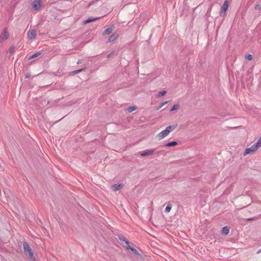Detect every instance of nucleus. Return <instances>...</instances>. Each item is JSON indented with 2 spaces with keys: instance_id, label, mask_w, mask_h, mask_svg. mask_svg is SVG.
I'll list each match as a JSON object with an SVG mask.
<instances>
[{
  "instance_id": "nucleus-7",
  "label": "nucleus",
  "mask_w": 261,
  "mask_h": 261,
  "mask_svg": "<svg viewBox=\"0 0 261 261\" xmlns=\"http://www.w3.org/2000/svg\"><path fill=\"white\" fill-rule=\"evenodd\" d=\"M37 35L36 31L34 29L29 30L28 32V37L29 39H34Z\"/></svg>"
},
{
  "instance_id": "nucleus-16",
  "label": "nucleus",
  "mask_w": 261,
  "mask_h": 261,
  "mask_svg": "<svg viewBox=\"0 0 261 261\" xmlns=\"http://www.w3.org/2000/svg\"><path fill=\"white\" fill-rule=\"evenodd\" d=\"M253 145L256 147L257 149L261 147V137L259 138L257 141L253 144Z\"/></svg>"
},
{
  "instance_id": "nucleus-26",
  "label": "nucleus",
  "mask_w": 261,
  "mask_h": 261,
  "mask_svg": "<svg viewBox=\"0 0 261 261\" xmlns=\"http://www.w3.org/2000/svg\"><path fill=\"white\" fill-rule=\"evenodd\" d=\"M260 7H261V6L259 4H257L255 6V9L256 10H259L260 9Z\"/></svg>"
},
{
  "instance_id": "nucleus-29",
  "label": "nucleus",
  "mask_w": 261,
  "mask_h": 261,
  "mask_svg": "<svg viewBox=\"0 0 261 261\" xmlns=\"http://www.w3.org/2000/svg\"><path fill=\"white\" fill-rule=\"evenodd\" d=\"M82 60H79L77 62V64H81L82 63Z\"/></svg>"
},
{
  "instance_id": "nucleus-30",
  "label": "nucleus",
  "mask_w": 261,
  "mask_h": 261,
  "mask_svg": "<svg viewBox=\"0 0 261 261\" xmlns=\"http://www.w3.org/2000/svg\"><path fill=\"white\" fill-rule=\"evenodd\" d=\"M254 220V218H249V219H247V220L248 221Z\"/></svg>"
},
{
  "instance_id": "nucleus-13",
  "label": "nucleus",
  "mask_w": 261,
  "mask_h": 261,
  "mask_svg": "<svg viewBox=\"0 0 261 261\" xmlns=\"http://www.w3.org/2000/svg\"><path fill=\"white\" fill-rule=\"evenodd\" d=\"M100 17H95V18H89V19H87L86 20H85L84 22V24H87L89 22H92L93 21H95V20H98L99 19H100Z\"/></svg>"
},
{
  "instance_id": "nucleus-2",
  "label": "nucleus",
  "mask_w": 261,
  "mask_h": 261,
  "mask_svg": "<svg viewBox=\"0 0 261 261\" xmlns=\"http://www.w3.org/2000/svg\"><path fill=\"white\" fill-rule=\"evenodd\" d=\"M23 247L25 254L29 256L30 259L34 260L35 257L34 256L33 252L29 244L27 242H23Z\"/></svg>"
},
{
  "instance_id": "nucleus-14",
  "label": "nucleus",
  "mask_w": 261,
  "mask_h": 261,
  "mask_svg": "<svg viewBox=\"0 0 261 261\" xmlns=\"http://www.w3.org/2000/svg\"><path fill=\"white\" fill-rule=\"evenodd\" d=\"M229 232V228L227 226L223 227L222 229V233L223 234L227 235Z\"/></svg>"
},
{
  "instance_id": "nucleus-17",
  "label": "nucleus",
  "mask_w": 261,
  "mask_h": 261,
  "mask_svg": "<svg viewBox=\"0 0 261 261\" xmlns=\"http://www.w3.org/2000/svg\"><path fill=\"white\" fill-rule=\"evenodd\" d=\"M125 247L127 249H130L134 253H135L136 254H139L138 251L135 249V248H134L133 247H131L129 245H127V246H125Z\"/></svg>"
},
{
  "instance_id": "nucleus-31",
  "label": "nucleus",
  "mask_w": 261,
  "mask_h": 261,
  "mask_svg": "<svg viewBox=\"0 0 261 261\" xmlns=\"http://www.w3.org/2000/svg\"><path fill=\"white\" fill-rule=\"evenodd\" d=\"M260 252H261V250H258V251L257 252V253H260Z\"/></svg>"
},
{
  "instance_id": "nucleus-32",
  "label": "nucleus",
  "mask_w": 261,
  "mask_h": 261,
  "mask_svg": "<svg viewBox=\"0 0 261 261\" xmlns=\"http://www.w3.org/2000/svg\"><path fill=\"white\" fill-rule=\"evenodd\" d=\"M26 77H27H27H29V75H26Z\"/></svg>"
},
{
  "instance_id": "nucleus-4",
  "label": "nucleus",
  "mask_w": 261,
  "mask_h": 261,
  "mask_svg": "<svg viewBox=\"0 0 261 261\" xmlns=\"http://www.w3.org/2000/svg\"><path fill=\"white\" fill-rule=\"evenodd\" d=\"M228 8V0H225L221 7L220 15L221 16H224L225 15L226 11Z\"/></svg>"
},
{
  "instance_id": "nucleus-19",
  "label": "nucleus",
  "mask_w": 261,
  "mask_h": 261,
  "mask_svg": "<svg viewBox=\"0 0 261 261\" xmlns=\"http://www.w3.org/2000/svg\"><path fill=\"white\" fill-rule=\"evenodd\" d=\"M167 93V91L166 90H163L160 92H159L157 95L158 97H161L163 96L164 95H165Z\"/></svg>"
},
{
  "instance_id": "nucleus-12",
  "label": "nucleus",
  "mask_w": 261,
  "mask_h": 261,
  "mask_svg": "<svg viewBox=\"0 0 261 261\" xmlns=\"http://www.w3.org/2000/svg\"><path fill=\"white\" fill-rule=\"evenodd\" d=\"M122 187V185L119 184H114L112 186V189L114 191H117Z\"/></svg>"
},
{
  "instance_id": "nucleus-6",
  "label": "nucleus",
  "mask_w": 261,
  "mask_h": 261,
  "mask_svg": "<svg viewBox=\"0 0 261 261\" xmlns=\"http://www.w3.org/2000/svg\"><path fill=\"white\" fill-rule=\"evenodd\" d=\"M33 8L35 10H39L41 8V0H35L32 4Z\"/></svg>"
},
{
  "instance_id": "nucleus-15",
  "label": "nucleus",
  "mask_w": 261,
  "mask_h": 261,
  "mask_svg": "<svg viewBox=\"0 0 261 261\" xmlns=\"http://www.w3.org/2000/svg\"><path fill=\"white\" fill-rule=\"evenodd\" d=\"M177 144V142L176 141H172L168 142L165 144V147H171L174 146Z\"/></svg>"
},
{
  "instance_id": "nucleus-24",
  "label": "nucleus",
  "mask_w": 261,
  "mask_h": 261,
  "mask_svg": "<svg viewBox=\"0 0 261 261\" xmlns=\"http://www.w3.org/2000/svg\"><path fill=\"white\" fill-rule=\"evenodd\" d=\"M246 59L248 61H251L252 60V56L251 55H248L246 56Z\"/></svg>"
},
{
  "instance_id": "nucleus-10",
  "label": "nucleus",
  "mask_w": 261,
  "mask_h": 261,
  "mask_svg": "<svg viewBox=\"0 0 261 261\" xmlns=\"http://www.w3.org/2000/svg\"><path fill=\"white\" fill-rule=\"evenodd\" d=\"M114 27L113 25H111L109 28L106 29L102 33L103 35H108L110 34L114 30Z\"/></svg>"
},
{
  "instance_id": "nucleus-25",
  "label": "nucleus",
  "mask_w": 261,
  "mask_h": 261,
  "mask_svg": "<svg viewBox=\"0 0 261 261\" xmlns=\"http://www.w3.org/2000/svg\"><path fill=\"white\" fill-rule=\"evenodd\" d=\"M168 102V101H165L164 102H162L160 104L159 107L157 109V110H159L160 109H161L163 106H164Z\"/></svg>"
},
{
  "instance_id": "nucleus-1",
  "label": "nucleus",
  "mask_w": 261,
  "mask_h": 261,
  "mask_svg": "<svg viewBox=\"0 0 261 261\" xmlns=\"http://www.w3.org/2000/svg\"><path fill=\"white\" fill-rule=\"evenodd\" d=\"M177 124L172 125H169L167 126L165 129L159 133L157 137L159 140H161L166 137L172 131H173L176 127Z\"/></svg>"
},
{
  "instance_id": "nucleus-18",
  "label": "nucleus",
  "mask_w": 261,
  "mask_h": 261,
  "mask_svg": "<svg viewBox=\"0 0 261 261\" xmlns=\"http://www.w3.org/2000/svg\"><path fill=\"white\" fill-rule=\"evenodd\" d=\"M41 55V53L40 51H38V52L33 54L31 56H30L29 58V60H31L32 59H34V58H37V57H39Z\"/></svg>"
},
{
  "instance_id": "nucleus-28",
  "label": "nucleus",
  "mask_w": 261,
  "mask_h": 261,
  "mask_svg": "<svg viewBox=\"0 0 261 261\" xmlns=\"http://www.w3.org/2000/svg\"><path fill=\"white\" fill-rule=\"evenodd\" d=\"M114 54V52H111L110 54H109L108 56H107V58H110Z\"/></svg>"
},
{
  "instance_id": "nucleus-9",
  "label": "nucleus",
  "mask_w": 261,
  "mask_h": 261,
  "mask_svg": "<svg viewBox=\"0 0 261 261\" xmlns=\"http://www.w3.org/2000/svg\"><path fill=\"white\" fill-rule=\"evenodd\" d=\"M118 238L121 242V245H123L124 247L125 246L129 245V242L127 241L124 237L118 236Z\"/></svg>"
},
{
  "instance_id": "nucleus-23",
  "label": "nucleus",
  "mask_w": 261,
  "mask_h": 261,
  "mask_svg": "<svg viewBox=\"0 0 261 261\" xmlns=\"http://www.w3.org/2000/svg\"><path fill=\"white\" fill-rule=\"evenodd\" d=\"M85 69V68H82V69H79V70H75V71H72V73L73 74H77L78 73H80L81 72V71L84 70Z\"/></svg>"
},
{
  "instance_id": "nucleus-8",
  "label": "nucleus",
  "mask_w": 261,
  "mask_h": 261,
  "mask_svg": "<svg viewBox=\"0 0 261 261\" xmlns=\"http://www.w3.org/2000/svg\"><path fill=\"white\" fill-rule=\"evenodd\" d=\"M155 150L154 149H151L144 150L140 153V155L142 156L151 155L153 154V153L154 152Z\"/></svg>"
},
{
  "instance_id": "nucleus-3",
  "label": "nucleus",
  "mask_w": 261,
  "mask_h": 261,
  "mask_svg": "<svg viewBox=\"0 0 261 261\" xmlns=\"http://www.w3.org/2000/svg\"><path fill=\"white\" fill-rule=\"evenodd\" d=\"M258 149L255 147V146L253 144L250 147L247 148L244 152L243 153V155L246 156L247 154H252L255 153Z\"/></svg>"
},
{
  "instance_id": "nucleus-11",
  "label": "nucleus",
  "mask_w": 261,
  "mask_h": 261,
  "mask_svg": "<svg viewBox=\"0 0 261 261\" xmlns=\"http://www.w3.org/2000/svg\"><path fill=\"white\" fill-rule=\"evenodd\" d=\"M119 36V34L117 33H113L112 35H111L108 39V41L111 42H113L114 40H115Z\"/></svg>"
},
{
  "instance_id": "nucleus-22",
  "label": "nucleus",
  "mask_w": 261,
  "mask_h": 261,
  "mask_svg": "<svg viewBox=\"0 0 261 261\" xmlns=\"http://www.w3.org/2000/svg\"><path fill=\"white\" fill-rule=\"evenodd\" d=\"M136 109H137V108L135 106L129 107L127 109V112L128 113H131V112H133L134 111L136 110Z\"/></svg>"
},
{
  "instance_id": "nucleus-21",
  "label": "nucleus",
  "mask_w": 261,
  "mask_h": 261,
  "mask_svg": "<svg viewBox=\"0 0 261 261\" xmlns=\"http://www.w3.org/2000/svg\"><path fill=\"white\" fill-rule=\"evenodd\" d=\"M171 207L172 205L170 203L168 204L165 210V212L169 213L171 211Z\"/></svg>"
},
{
  "instance_id": "nucleus-5",
  "label": "nucleus",
  "mask_w": 261,
  "mask_h": 261,
  "mask_svg": "<svg viewBox=\"0 0 261 261\" xmlns=\"http://www.w3.org/2000/svg\"><path fill=\"white\" fill-rule=\"evenodd\" d=\"M9 37V33L7 28H4L0 36V42H3Z\"/></svg>"
},
{
  "instance_id": "nucleus-20",
  "label": "nucleus",
  "mask_w": 261,
  "mask_h": 261,
  "mask_svg": "<svg viewBox=\"0 0 261 261\" xmlns=\"http://www.w3.org/2000/svg\"><path fill=\"white\" fill-rule=\"evenodd\" d=\"M179 108V104H176L174 105L170 109V111L172 112L173 111L178 110Z\"/></svg>"
},
{
  "instance_id": "nucleus-27",
  "label": "nucleus",
  "mask_w": 261,
  "mask_h": 261,
  "mask_svg": "<svg viewBox=\"0 0 261 261\" xmlns=\"http://www.w3.org/2000/svg\"><path fill=\"white\" fill-rule=\"evenodd\" d=\"M9 52L11 54H13V53L14 52V47H10V48L9 49Z\"/></svg>"
}]
</instances>
